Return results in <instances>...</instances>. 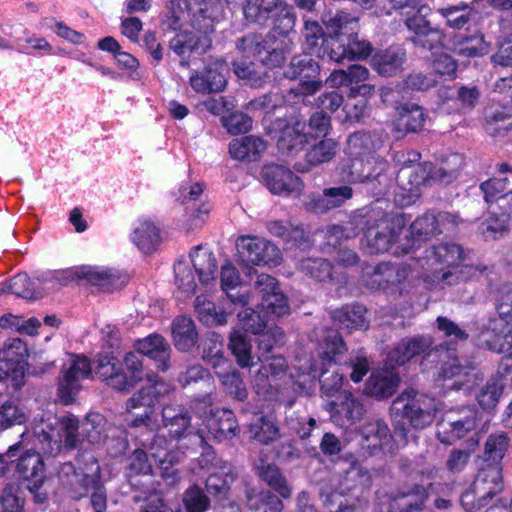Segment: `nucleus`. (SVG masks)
<instances>
[{
  "label": "nucleus",
  "instance_id": "obj_1",
  "mask_svg": "<svg viewBox=\"0 0 512 512\" xmlns=\"http://www.w3.org/2000/svg\"><path fill=\"white\" fill-rule=\"evenodd\" d=\"M432 346L430 337L416 336L403 340L388 354L390 368L373 372L368 378L365 391L376 399H387L394 394L399 383V376L393 371L394 365H403L413 357L426 353Z\"/></svg>",
  "mask_w": 512,
  "mask_h": 512
},
{
  "label": "nucleus",
  "instance_id": "obj_2",
  "mask_svg": "<svg viewBox=\"0 0 512 512\" xmlns=\"http://www.w3.org/2000/svg\"><path fill=\"white\" fill-rule=\"evenodd\" d=\"M167 8L164 24L172 30L190 22L193 29L212 33L222 15V5L218 0H171Z\"/></svg>",
  "mask_w": 512,
  "mask_h": 512
},
{
  "label": "nucleus",
  "instance_id": "obj_3",
  "mask_svg": "<svg viewBox=\"0 0 512 512\" xmlns=\"http://www.w3.org/2000/svg\"><path fill=\"white\" fill-rule=\"evenodd\" d=\"M405 222L399 215L384 217L364 233L363 247L370 254L389 252L393 255H405L414 250V244H406L405 238L400 239Z\"/></svg>",
  "mask_w": 512,
  "mask_h": 512
},
{
  "label": "nucleus",
  "instance_id": "obj_4",
  "mask_svg": "<svg viewBox=\"0 0 512 512\" xmlns=\"http://www.w3.org/2000/svg\"><path fill=\"white\" fill-rule=\"evenodd\" d=\"M76 469L71 463H64L59 471V476L64 483L69 485L79 484L85 491L90 493V504L95 512H106L107 493L101 481V469L93 455H87L84 466L78 460Z\"/></svg>",
  "mask_w": 512,
  "mask_h": 512
},
{
  "label": "nucleus",
  "instance_id": "obj_5",
  "mask_svg": "<svg viewBox=\"0 0 512 512\" xmlns=\"http://www.w3.org/2000/svg\"><path fill=\"white\" fill-rule=\"evenodd\" d=\"M320 359L323 367L320 369L321 390L327 396H334L343 385V374L336 366L347 352V346L337 330H325L321 345Z\"/></svg>",
  "mask_w": 512,
  "mask_h": 512
},
{
  "label": "nucleus",
  "instance_id": "obj_6",
  "mask_svg": "<svg viewBox=\"0 0 512 512\" xmlns=\"http://www.w3.org/2000/svg\"><path fill=\"white\" fill-rule=\"evenodd\" d=\"M393 416L400 417L414 429H424L431 425L436 415V402L414 389L404 390L392 404Z\"/></svg>",
  "mask_w": 512,
  "mask_h": 512
},
{
  "label": "nucleus",
  "instance_id": "obj_7",
  "mask_svg": "<svg viewBox=\"0 0 512 512\" xmlns=\"http://www.w3.org/2000/svg\"><path fill=\"white\" fill-rule=\"evenodd\" d=\"M79 424L73 416H64L55 421V425L42 421L34 428L41 449L45 454L56 455L60 452L62 445L69 448L76 447L79 442Z\"/></svg>",
  "mask_w": 512,
  "mask_h": 512
},
{
  "label": "nucleus",
  "instance_id": "obj_8",
  "mask_svg": "<svg viewBox=\"0 0 512 512\" xmlns=\"http://www.w3.org/2000/svg\"><path fill=\"white\" fill-rule=\"evenodd\" d=\"M191 408L202 419L208 432L217 441L231 439L238 432V424L232 411L213 409L209 395L195 398Z\"/></svg>",
  "mask_w": 512,
  "mask_h": 512
},
{
  "label": "nucleus",
  "instance_id": "obj_9",
  "mask_svg": "<svg viewBox=\"0 0 512 512\" xmlns=\"http://www.w3.org/2000/svg\"><path fill=\"white\" fill-rule=\"evenodd\" d=\"M389 164L384 159H374L372 165H368L366 157H349L340 167V176L348 183H364L378 181L388 186L390 178L387 175Z\"/></svg>",
  "mask_w": 512,
  "mask_h": 512
},
{
  "label": "nucleus",
  "instance_id": "obj_10",
  "mask_svg": "<svg viewBox=\"0 0 512 512\" xmlns=\"http://www.w3.org/2000/svg\"><path fill=\"white\" fill-rule=\"evenodd\" d=\"M92 376L90 360L85 356H73L61 370L58 380V396L65 405L71 404L81 390V382Z\"/></svg>",
  "mask_w": 512,
  "mask_h": 512
},
{
  "label": "nucleus",
  "instance_id": "obj_11",
  "mask_svg": "<svg viewBox=\"0 0 512 512\" xmlns=\"http://www.w3.org/2000/svg\"><path fill=\"white\" fill-rule=\"evenodd\" d=\"M250 296L261 299L256 307L260 309L267 319L270 316L282 317L289 313L287 298L280 291L276 279L268 274H260L254 286V292Z\"/></svg>",
  "mask_w": 512,
  "mask_h": 512
},
{
  "label": "nucleus",
  "instance_id": "obj_12",
  "mask_svg": "<svg viewBox=\"0 0 512 512\" xmlns=\"http://www.w3.org/2000/svg\"><path fill=\"white\" fill-rule=\"evenodd\" d=\"M477 412L472 407L446 412L437 423V436L442 443L452 444L476 427Z\"/></svg>",
  "mask_w": 512,
  "mask_h": 512
},
{
  "label": "nucleus",
  "instance_id": "obj_13",
  "mask_svg": "<svg viewBox=\"0 0 512 512\" xmlns=\"http://www.w3.org/2000/svg\"><path fill=\"white\" fill-rule=\"evenodd\" d=\"M236 246L241 260L247 264L276 266L280 263L279 248L266 239L241 236L237 239Z\"/></svg>",
  "mask_w": 512,
  "mask_h": 512
},
{
  "label": "nucleus",
  "instance_id": "obj_14",
  "mask_svg": "<svg viewBox=\"0 0 512 512\" xmlns=\"http://www.w3.org/2000/svg\"><path fill=\"white\" fill-rule=\"evenodd\" d=\"M62 274L66 281L85 280L87 283L108 292L122 288L127 282V277L118 271L98 266L75 267L64 271Z\"/></svg>",
  "mask_w": 512,
  "mask_h": 512
},
{
  "label": "nucleus",
  "instance_id": "obj_15",
  "mask_svg": "<svg viewBox=\"0 0 512 512\" xmlns=\"http://www.w3.org/2000/svg\"><path fill=\"white\" fill-rule=\"evenodd\" d=\"M162 425L171 438L179 440L194 434L200 445L205 443L204 431L192 425L191 416L182 405H165L162 409Z\"/></svg>",
  "mask_w": 512,
  "mask_h": 512
},
{
  "label": "nucleus",
  "instance_id": "obj_16",
  "mask_svg": "<svg viewBox=\"0 0 512 512\" xmlns=\"http://www.w3.org/2000/svg\"><path fill=\"white\" fill-rule=\"evenodd\" d=\"M428 494L422 485L400 488L394 495L385 496L379 502V512H417L424 508Z\"/></svg>",
  "mask_w": 512,
  "mask_h": 512
},
{
  "label": "nucleus",
  "instance_id": "obj_17",
  "mask_svg": "<svg viewBox=\"0 0 512 512\" xmlns=\"http://www.w3.org/2000/svg\"><path fill=\"white\" fill-rule=\"evenodd\" d=\"M228 65L223 60L210 61L202 71H195L189 82L192 89L201 94H211L222 91L226 84Z\"/></svg>",
  "mask_w": 512,
  "mask_h": 512
},
{
  "label": "nucleus",
  "instance_id": "obj_18",
  "mask_svg": "<svg viewBox=\"0 0 512 512\" xmlns=\"http://www.w3.org/2000/svg\"><path fill=\"white\" fill-rule=\"evenodd\" d=\"M167 391V385L163 381L158 380L156 376L148 377V384L134 394L127 402L126 407L129 413L136 408L144 409L142 414L137 415V417L133 419L132 425L146 426L155 402L161 394Z\"/></svg>",
  "mask_w": 512,
  "mask_h": 512
},
{
  "label": "nucleus",
  "instance_id": "obj_19",
  "mask_svg": "<svg viewBox=\"0 0 512 512\" xmlns=\"http://www.w3.org/2000/svg\"><path fill=\"white\" fill-rule=\"evenodd\" d=\"M436 353H439L442 362L439 376L443 379H454L451 388L458 390L469 382L470 374L475 369L471 361L459 359L454 349L449 347H441Z\"/></svg>",
  "mask_w": 512,
  "mask_h": 512
},
{
  "label": "nucleus",
  "instance_id": "obj_20",
  "mask_svg": "<svg viewBox=\"0 0 512 512\" xmlns=\"http://www.w3.org/2000/svg\"><path fill=\"white\" fill-rule=\"evenodd\" d=\"M143 447L148 449L154 458L158 467L162 471L163 477L174 475L173 467L180 463L184 457V453L177 447L169 448L168 441L159 435H154L151 439H140Z\"/></svg>",
  "mask_w": 512,
  "mask_h": 512
},
{
  "label": "nucleus",
  "instance_id": "obj_21",
  "mask_svg": "<svg viewBox=\"0 0 512 512\" xmlns=\"http://www.w3.org/2000/svg\"><path fill=\"white\" fill-rule=\"evenodd\" d=\"M261 174L265 185L273 194L290 195L299 193L302 189L301 179L284 166L266 165Z\"/></svg>",
  "mask_w": 512,
  "mask_h": 512
},
{
  "label": "nucleus",
  "instance_id": "obj_22",
  "mask_svg": "<svg viewBox=\"0 0 512 512\" xmlns=\"http://www.w3.org/2000/svg\"><path fill=\"white\" fill-rule=\"evenodd\" d=\"M480 342L493 352H508L512 348V318L491 319L480 334Z\"/></svg>",
  "mask_w": 512,
  "mask_h": 512
},
{
  "label": "nucleus",
  "instance_id": "obj_23",
  "mask_svg": "<svg viewBox=\"0 0 512 512\" xmlns=\"http://www.w3.org/2000/svg\"><path fill=\"white\" fill-rule=\"evenodd\" d=\"M237 48L248 57H256L267 67H278L285 61L284 52L281 49L269 50L261 35L248 34L237 41Z\"/></svg>",
  "mask_w": 512,
  "mask_h": 512
},
{
  "label": "nucleus",
  "instance_id": "obj_24",
  "mask_svg": "<svg viewBox=\"0 0 512 512\" xmlns=\"http://www.w3.org/2000/svg\"><path fill=\"white\" fill-rule=\"evenodd\" d=\"M383 134L376 131H358L351 134L347 139L346 153L349 157H366L368 165H372L376 151L383 146Z\"/></svg>",
  "mask_w": 512,
  "mask_h": 512
},
{
  "label": "nucleus",
  "instance_id": "obj_25",
  "mask_svg": "<svg viewBox=\"0 0 512 512\" xmlns=\"http://www.w3.org/2000/svg\"><path fill=\"white\" fill-rule=\"evenodd\" d=\"M209 34L196 29L182 31L170 40V49L182 58L204 54L211 47Z\"/></svg>",
  "mask_w": 512,
  "mask_h": 512
},
{
  "label": "nucleus",
  "instance_id": "obj_26",
  "mask_svg": "<svg viewBox=\"0 0 512 512\" xmlns=\"http://www.w3.org/2000/svg\"><path fill=\"white\" fill-rule=\"evenodd\" d=\"M330 405L334 411L332 418L340 426H350L361 420L364 415L362 402L350 391L341 393L337 401L332 402Z\"/></svg>",
  "mask_w": 512,
  "mask_h": 512
},
{
  "label": "nucleus",
  "instance_id": "obj_27",
  "mask_svg": "<svg viewBox=\"0 0 512 512\" xmlns=\"http://www.w3.org/2000/svg\"><path fill=\"white\" fill-rule=\"evenodd\" d=\"M135 349L154 360L159 370L166 371L169 368L171 348L161 335L152 334L138 340Z\"/></svg>",
  "mask_w": 512,
  "mask_h": 512
},
{
  "label": "nucleus",
  "instance_id": "obj_28",
  "mask_svg": "<svg viewBox=\"0 0 512 512\" xmlns=\"http://www.w3.org/2000/svg\"><path fill=\"white\" fill-rule=\"evenodd\" d=\"M472 484L482 498H489L491 500L503 489L501 465L487 464L485 467H482Z\"/></svg>",
  "mask_w": 512,
  "mask_h": 512
},
{
  "label": "nucleus",
  "instance_id": "obj_29",
  "mask_svg": "<svg viewBox=\"0 0 512 512\" xmlns=\"http://www.w3.org/2000/svg\"><path fill=\"white\" fill-rule=\"evenodd\" d=\"M221 288L226 293L227 301L236 307H244L252 303L250 294L236 290L240 284V275L231 263H226L221 269Z\"/></svg>",
  "mask_w": 512,
  "mask_h": 512
},
{
  "label": "nucleus",
  "instance_id": "obj_30",
  "mask_svg": "<svg viewBox=\"0 0 512 512\" xmlns=\"http://www.w3.org/2000/svg\"><path fill=\"white\" fill-rule=\"evenodd\" d=\"M266 142L253 135L233 139L229 143L230 156L239 161H256L266 151Z\"/></svg>",
  "mask_w": 512,
  "mask_h": 512
},
{
  "label": "nucleus",
  "instance_id": "obj_31",
  "mask_svg": "<svg viewBox=\"0 0 512 512\" xmlns=\"http://www.w3.org/2000/svg\"><path fill=\"white\" fill-rule=\"evenodd\" d=\"M431 163L402 167L396 176L399 186L410 194H417L421 185L430 183Z\"/></svg>",
  "mask_w": 512,
  "mask_h": 512
},
{
  "label": "nucleus",
  "instance_id": "obj_32",
  "mask_svg": "<svg viewBox=\"0 0 512 512\" xmlns=\"http://www.w3.org/2000/svg\"><path fill=\"white\" fill-rule=\"evenodd\" d=\"M131 240L142 252L151 253L161 241L160 230L149 218H139L134 224Z\"/></svg>",
  "mask_w": 512,
  "mask_h": 512
},
{
  "label": "nucleus",
  "instance_id": "obj_33",
  "mask_svg": "<svg viewBox=\"0 0 512 512\" xmlns=\"http://www.w3.org/2000/svg\"><path fill=\"white\" fill-rule=\"evenodd\" d=\"M353 194V189L348 185L325 188L321 196L311 201L310 208L315 213H326L343 206L352 199Z\"/></svg>",
  "mask_w": 512,
  "mask_h": 512
},
{
  "label": "nucleus",
  "instance_id": "obj_34",
  "mask_svg": "<svg viewBox=\"0 0 512 512\" xmlns=\"http://www.w3.org/2000/svg\"><path fill=\"white\" fill-rule=\"evenodd\" d=\"M239 1L226 0L228 4H238ZM281 2V0H245L243 13L249 22L263 25L272 19L277 9H279Z\"/></svg>",
  "mask_w": 512,
  "mask_h": 512
},
{
  "label": "nucleus",
  "instance_id": "obj_35",
  "mask_svg": "<svg viewBox=\"0 0 512 512\" xmlns=\"http://www.w3.org/2000/svg\"><path fill=\"white\" fill-rule=\"evenodd\" d=\"M308 141L309 134L305 132V123L296 121L283 128L277 146L283 153L296 154L304 148Z\"/></svg>",
  "mask_w": 512,
  "mask_h": 512
},
{
  "label": "nucleus",
  "instance_id": "obj_36",
  "mask_svg": "<svg viewBox=\"0 0 512 512\" xmlns=\"http://www.w3.org/2000/svg\"><path fill=\"white\" fill-rule=\"evenodd\" d=\"M395 127L399 132L415 133L425 124L426 114L422 107L415 103H405L397 109Z\"/></svg>",
  "mask_w": 512,
  "mask_h": 512
},
{
  "label": "nucleus",
  "instance_id": "obj_37",
  "mask_svg": "<svg viewBox=\"0 0 512 512\" xmlns=\"http://www.w3.org/2000/svg\"><path fill=\"white\" fill-rule=\"evenodd\" d=\"M232 306L230 302L226 301L223 304L221 311H217L215 304L210 301L206 296H197L195 300V311L199 320L207 325H222L227 323V316L232 314Z\"/></svg>",
  "mask_w": 512,
  "mask_h": 512
},
{
  "label": "nucleus",
  "instance_id": "obj_38",
  "mask_svg": "<svg viewBox=\"0 0 512 512\" xmlns=\"http://www.w3.org/2000/svg\"><path fill=\"white\" fill-rule=\"evenodd\" d=\"M252 303L246 304L244 307L232 306V314L236 313L238 318V327L246 332L254 335L260 334L268 327V319L263 312L250 308L254 304V296H251Z\"/></svg>",
  "mask_w": 512,
  "mask_h": 512
},
{
  "label": "nucleus",
  "instance_id": "obj_39",
  "mask_svg": "<svg viewBox=\"0 0 512 512\" xmlns=\"http://www.w3.org/2000/svg\"><path fill=\"white\" fill-rule=\"evenodd\" d=\"M404 62L405 53L395 48L376 53L371 59L373 69L384 77L397 74L402 69Z\"/></svg>",
  "mask_w": 512,
  "mask_h": 512
},
{
  "label": "nucleus",
  "instance_id": "obj_40",
  "mask_svg": "<svg viewBox=\"0 0 512 512\" xmlns=\"http://www.w3.org/2000/svg\"><path fill=\"white\" fill-rule=\"evenodd\" d=\"M367 310L360 304L346 305L332 312V318L341 328L348 330L367 329Z\"/></svg>",
  "mask_w": 512,
  "mask_h": 512
},
{
  "label": "nucleus",
  "instance_id": "obj_41",
  "mask_svg": "<svg viewBox=\"0 0 512 512\" xmlns=\"http://www.w3.org/2000/svg\"><path fill=\"white\" fill-rule=\"evenodd\" d=\"M410 238L405 237L406 244H414V249L418 247V243L425 241L439 235V229L437 228L435 213L428 212L424 215L416 218L409 229Z\"/></svg>",
  "mask_w": 512,
  "mask_h": 512
},
{
  "label": "nucleus",
  "instance_id": "obj_42",
  "mask_svg": "<svg viewBox=\"0 0 512 512\" xmlns=\"http://www.w3.org/2000/svg\"><path fill=\"white\" fill-rule=\"evenodd\" d=\"M362 445L371 450L381 449L391 439L387 423L377 419L365 423L361 429Z\"/></svg>",
  "mask_w": 512,
  "mask_h": 512
},
{
  "label": "nucleus",
  "instance_id": "obj_43",
  "mask_svg": "<svg viewBox=\"0 0 512 512\" xmlns=\"http://www.w3.org/2000/svg\"><path fill=\"white\" fill-rule=\"evenodd\" d=\"M510 215L491 213L478 227V231L485 241H494L506 237L510 231Z\"/></svg>",
  "mask_w": 512,
  "mask_h": 512
},
{
  "label": "nucleus",
  "instance_id": "obj_44",
  "mask_svg": "<svg viewBox=\"0 0 512 512\" xmlns=\"http://www.w3.org/2000/svg\"><path fill=\"white\" fill-rule=\"evenodd\" d=\"M172 336L175 347L180 351H188L197 341L198 334L191 318L177 317L172 324Z\"/></svg>",
  "mask_w": 512,
  "mask_h": 512
},
{
  "label": "nucleus",
  "instance_id": "obj_45",
  "mask_svg": "<svg viewBox=\"0 0 512 512\" xmlns=\"http://www.w3.org/2000/svg\"><path fill=\"white\" fill-rule=\"evenodd\" d=\"M190 259L199 276V280L203 284H208L215 279L217 264L212 252L202 246H198L190 253Z\"/></svg>",
  "mask_w": 512,
  "mask_h": 512
},
{
  "label": "nucleus",
  "instance_id": "obj_46",
  "mask_svg": "<svg viewBox=\"0 0 512 512\" xmlns=\"http://www.w3.org/2000/svg\"><path fill=\"white\" fill-rule=\"evenodd\" d=\"M415 10L416 13L405 20V25L416 35L414 38V42L416 44L421 45L424 48L433 49L434 44L423 39V37L437 32V29H433L431 27V23L425 19L426 10H428V8L418 5Z\"/></svg>",
  "mask_w": 512,
  "mask_h": 512
},
{
  "label": "nucleus",
  "instance_id": "obj_47",
  "mask_svg": "<svg viewBox=\"0 0 512 512\" xmlns=\"http://www.w3.org/2000/svg\"><path fill=\"white\" fill-rule=\"evenodd\" d=\"M247 506L254 512H281L282 501L270 491L251 488L246 492Z\"/></svg>",
  "mask_w": 512,
  "mask_h": 512
},
{
  "label": "nucleus",
  "instance_id": "obj_48",
  "mask_svg": "<svg viewBox=\"0 0 512 512\" xmlns=\"http://www.w3.org/2000/svg\"><path fill=\"white\" fill-rule=\"evenodd\" d=\"M202 358L205 363L215 369V372L230 367L228 360L224 357L221 337L215 333L204 340Z\"/></svg>",
  "mask_w": 512,
  "mask_h": 512
},
{
  "label": "nucleus",
  "instance_id": "obj_49",
  "mask_svg": "<svg viewBox=\"0 0 512 512\" xmlns=\"http://www.w3.org/2000/svg\"><path fill=\"white\" fill-rule=\"evenodd\" d=\"M464 259L463 248L456 243H442L433 248L428 261L431 265L436 263L447 267L458 266Z\"/></svg>",
  "mask_w": 512,
  "mask_h": 512
},
{
  "label": "nucleus",
  "instance_id": "obj_50",
  "mask_svg": "<svg viewBox=\"0 0 512 512\" xmlns=\"http://www.w3.org/2000/svg\"><path fill=\"white\" fill-rule=\"evenodd\" d=\"M82 434L91 444H100L108 438V422L97 412L89 413L81 425Z\"/></svg>",
  "mask_w": 512,
  "mask_h": 512
},
{
  "label": "nucleus",
  "instance_id": "obj_51",
  "mask_svg": "<svg viewBox=\"0 0 512 512\" xmlns=\"http://www.w3.org/2000/svg\"><path fill=\"white\" fill-rule=\"evenodd\" d=\"M321 499L328 512H364L366 509L365 501L346 499L337 492L321 493Z\"/></svg>",
  "mask_w": 512,
  "mask_h": 512
},
{
  "label": "nucleus",
  "instance_id": "obj_52",
  "mask_svg": "<svg viewBox=\"0 0 512 512\" xmlns=\"http://www.w3.org/2000/svg\"><path fill=\"white\" fill-rule=\"evenodd\" d=\"M25 366L22 361L5 360L0 362V394L4 388L19 389L24 385Z\"/></svg>",
  "mask_w": 512,
  "mask_h": 512
},
{
  "label": "nucleus",
  "instance_id": "obj_53",
  "mask_svg": "<svg viewBox=\"0 0 512 512\" xmlns=\"http://www.w3.org/2000/svg\"><path fill=\"white\" fill-rule=\"evenodd\" d=\"M510 439L504 432L493 433L488 436L485 445L483 459L488 464H501V460L505 456Z\"/></svg>",
  "mask_w": 512,
  "mask_h": 512
},
{
  "label": "nucleus",
  "instance_id": "obj_54",
  "mask_svg": "<svg viewBox=\"0 0 512 512\" xmlns=\"http://www.w3.org/2000/svg\"><path fill=\"white\" fill-rule=\"evenodd\" d=\"M18 471L27 479L35 481L34 486L42 480L44 463L39 453L33 450H26L19 458Z\"/></svg>",
  "mask_w": 512,
  "mask_h": 512
},
{
  "label": "nucleus",
  "instance_id": "obj_55",
  "mask_svg": "<svg viewBox=\"0 0 512 512\" xmlns=\"http://www.w3.org/2000/svg\"><path fill=\"white\" fill-rule=\"evenodd\" d=\"M286 368L287 363L285 358L282 356L267 357L255 376L256 387L259 390L262 389L264 391H268V389L271 388L269 377L279 375L284 372Z\"/></svg>",
  "mask_w": 512,
  "mask_h": 512
},
{
  "label": "nucleus",
  "instance_id": "obj_56",
  "mask_svg": "<svg viewBox=\"0 0 512 512\" xmlns=\"http://www.w3.org/2000/svg\"><path fill=\"white\" fill-rule=\"evenodd\" d=\"M454 51L462 57H481L489 52V44L485 41L483 35L474 34L460 38L454 44Z\"/></svg>",
  "mask_w": 512,
  "mask_h": 512
},
{
  "label": "nucleus",
  "instance_id": "obj_57",
  "mask_svg": "<svg viewBox=\"0 0 512 512\" xmlns=\"http://www.w3.org/2000/svg\"><path fill=\"white\" fill-rule=\"evenodd\" d=\"M319 73V65L312 58L311 54H304L292 58L288 69L285 71V76L289 79H302L315 78Z\"/></svg>",
  "mask_w": 512,
  "mask_h": 512
},
{
  "label": "nucleus",
  "instance_id": "obj_58",
  "mask_svg": "<svg viewBox=\"0 0 512 512\" xmlns=\"http://www.w3.org/2000/svg\"><path fill=\"white\" fill-rule=\"evenodd\" d=\"M28 419L27 411L17 400H6L0 404V431L13 425H21Z\"/></svg>",
  "mask_w": 512,
  "mask_h": 512
},
{
  "label": "nucleus",
  "instance_id": "obj_59",
  "mask_svg": "<svg viewBox=\"0 0 512 512\" xmlns=\"http://www.w3.org/2000/svg\"><path fill=\"white\" fill-rule=\"evenodd\" d=\"M258 475L271 488H273L281 497L288 498L291 496V489L287 485L285 478L281 475L279 469L275 465H261L257 467Z\"/></svg>",
  "mask_w": 512,
  "mask_h": 512
},
{
  "label": "nucleus",
  "instance_id": "obj_60",
  "mask_svg": "<svg viewBox=\"0 0 512 512\" xmlns=\"http://www.w3.org/2000/svg\"><path fill=\"white\" fill-rule=\"evenodd\" d=\"M338 151V143L333 139H324L312 146L306 153V160L311 165L329 162Z\"/></svg>",
  "mask_w": 512,
  "mask_h": 512
},
{
  "label": "nucleus",
  "instance_id": "obj_61",
  "mask_svg": "<svg viewBox=\"0 0 512 512\" xmlns=\"http://www.w3.org/2000/svg\"><path fill=\"white\" fill-rule=\"evenodd\" d=\"M435 16L444 20L446 26L452 29H461L470 20V10L466 5L448 6L437 9Z\"/></svg>",
  "mask_w": 512,
  "mask_h": 512
},
{
  "label": "nucleus",
  "instance_id": "obj_62",
  "mask_svg": "<svg viewBox=\"0 0 512 512\" xmlns=\"http://www.w3.org/2000/svg\"><path fill=\"white\" fill-rule=\"evenodd\" d=\"M229 348L241 367H248L253 364L251 344L239 330H234L231 333Z\"/></svg>",
  "mask_w": 512,
  "mask_h": 512
},
{
  "label": "nucleus",
  "instance_id": "obj_63",
  "mask_svg": "<svg viewBox=\"0 0 512 512\" xmlns=\"http://www.w3.org/2000/svg\"><path fill=\"white\" fill-rule=\"evenodd\" d=\"M503 392V384L497 378H492L486 382L484 386L481 387L479 392L477 393V401L479 405L485 409L490 410L493 409Z\"/></svg>",
  "mask_w": 512,
  "mask_h": 512
},
{
  "label": "nucleus",
  "instance_id": "obj_64",
  "mask_svg": "<svg viewBox=\"0 0 512 512\" xmlns=\"http://www.w3.org/2000/svg\"><path fill=\"white\" fill-rule=\"evenodd\" d=\"M322 88V81L316 79H302L301 82L287 93V101L290 103H309V97L313 96Z\"/></svg>",
  "mask_w": 512,
  "mask_h": 512
}]
</instances>
